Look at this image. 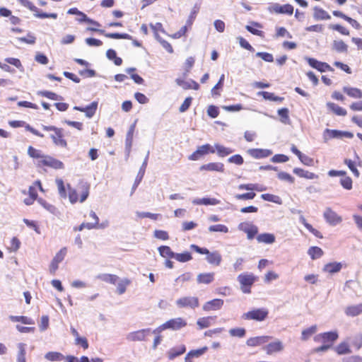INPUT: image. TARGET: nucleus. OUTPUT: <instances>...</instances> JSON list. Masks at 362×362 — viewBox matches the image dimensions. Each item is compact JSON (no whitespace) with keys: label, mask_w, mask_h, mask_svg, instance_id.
<instances>
[{"label":"nucleus","mask_w":362,"mask_h":362,"mask_svg":"<svg viewBox=\"0 0 362 362\" xmlns=\"http://www.w3.org/2000/svg\"><path fill=\"white\" fill-rule=\"evenodd\" d=\"M42 128L44 131H52L54 133L49 135V137L52 139L54 144L57 146H60L62 148L67 147V142L64 139V129L62 128H58L55 126H47L42 124Z\"/></svg>","instance_id":"f257e3e1"},{"label":"nucleus","mask_w":362,"mask_h":362,"mask_svg":"<svg viewBox=\"0 0 362 362\" xmlns=\"http://www.w3.org/2000/svg\"><path fill=\"white\" fill-rule=\"evenodd\" d=\"M190 248L199 254L206 255V259L211 264L218 266L221 262L222 257L218 251L211 252L207 248L194 244L191 245Z\"/></svg>","instance_id":"f03ea898"},{"label":"nucleus","mask_w":362,"mask_h":362,"mask_svg":"<svg viewBox=\"0 0 362 362\" xmlns=\"http://www.w3.org/2000/svg\"><path fill=\"white\" fill-rule=\"evenodd\" d=\"M237 279L240 284L243 293H250L251 287L257 281V277L252 273H243L238 276Z\"/></svg>","instance_id":"7ed1b4c3"},{"label":"nucleus","mask_w":362,"mask_h":362,"mask_svg":"<svg viewBox=\"0 0 362 362\" xmlns=\"http://www.w3.org/2000/svg\"><path fill=\"white\" fill-rule=\"evenodd\" d=\"M269 315V311L264 308H256L243 313L242 318L247 320L264 321Z\"/></svg>","instance_id":"20e7f679"},{"label":"nucleus","mask_w":362,"mask_h":362,"mask_svg":"<svg viewBox=\"0 0 362 362\" xmlns=\"http://www.w3.org/2000/svg\"><path fill=\"white\" fill-rule=\"evenodd\" d=\"M339 338V333L337 330L326 332L318 334L314 337L315 342H322L323 344H331L332 347L334 341Z\"/></svg>","instance_id":"39448f33"},{"label":"nucleus","mask_w":362,"mask_h":362,"mask_svg":"<svg viewBox=\"0 0 362 362\" xmlns=\"http://www.w3.org/2000/svg\"><path fill=\"white\" fill-rule=\"evenodd\" d=\"M175 303L179 308H188L195 309L199 305V298L194 296H185L180 298L176 300Z\"/></svg>","instance_id":"423d86ee"},{"label":"nucleus","mask_w":362,"mask_h":362,"mask_svg":"<svg viewBox=\"0 0 362 362\" xmlns=\"http://www.w3.org/2000/svg\"><path fill=\"white\" fill-rule=\"evenodd\" d=\"M209 153H214V148L209 144H204L199 146L197 149L188 157V159L190 160H198Z\"/></svg>","instance_id":"0eeeda50"},{"label":"nucleus","mask_w":362,"mask_h":362,"mask_svg":"<svg viewBox=\"0 0 362 362\" xmlns=\"http://www.w3.org/2000/svg\"><path fill=\"white\" fill-rule=\"evenodd\" d=\"M268 11L270 13H275L277 14L292 15L293 13V6L289 4L280 5L278 3H273L268 7Z\"/></svg>","instance_id":"6e6552de"},{"label":"nucleus","mask_w":362,"mask_h":362,"mask_svg":"<svg viewBox=\"0 0 362 362\" xmlns=\"http://www.w3.org/2000/svg\"><path fill=\"white\" fill-rule=\"evenodd\" d=\"M37 165L39 167L47 166L55 170L64 168V165L62 161L47 155H45L44 159L38 161Z\"/></svg>","instance_id":"1a4fd4ad"},{"label":"nucleus","mask_w":362,"mask_h":362,"mask_svg":"<svg viewBox=\"0 0 362 362\" xmlns=\"http://www.w3.org/2000/svg\"><path fill=\"white\" fill-rule=\"evenodd\" d=\"M308 64L313 69H317L321 73L326 72L327 71H333L334 69L327 63L322 62L317 60L315 58L305 57Z\"/></svg>","instance_id":"9d476101"},{"label":"nucleus","mask_w":362,"mask_h":362,"mask_svg":"<svg viewBox=\"0 0 362 362\" xmlns=\"http://www.w3.org/2000/svg\"><path fill=\"white\" fill-rule=\"evenodd\" d=\"M238 229L247 233L249 240L253 239L258 233V228L255 225L246 222L240 223Z\"/></svg>","instance_id":"9b49d317"},{"label":"nucleus","mask_w":362,"mask_h":362,"mask_svg":"<svg viewBox=\"0 0 362 362\" xmlns=\"http://www.w3.org/2000/svg\"><path fill=\"white\" fill-rule=\"evenodd\" d=\"M323 216L326 221L331 226H337L342 221V218L331 208H327Z\"/></svg>","instance_id":"f8f14e48"},{"label":"nucleus","mask_w":362,"mask_h":362,"mask_svg":"<svg viewBox=\"0 0 362 362\" xmlns=\"http://www.w3.org/2000/svg\"><path fill=\"white\" fill-rule=\"evenodd\" d=\"M151 333L150 328L142 329L128 334L127 339L131 341H144L146 337Z\"/></svg>","instance_id":"ddd939ff"},{"label":"nucleus","mask_w":362,"mask_h":362,"mask_svg":"<svg viewBox=\"0 0 362 362\" xmlns=\"http://www.w3.org/2000/svg\"><path fill=\"white\" fill-rule=\"evenodd\" d=\"M88 30L93 32H98L100 34L104 35L105 37L111 39H125V40H132V36L127 33H105L104 30L97 29L95 28H88Z\"/></svg>","instance_id":"4468645a"},{"label":"nucleus","mask_w":362,"mask_h":362,"mask_svg":"<svg viewBox=\"0 0 362 362\" xmlns=\"http://www.w3.org/2000/svg\"><path fill=\"white\" fill-rule=\"evenodd\" d=\"M149 153H150L149 151H148L147 154H146V157L144 158V160L141 166L140 167L139 173H138V174L136 175V177L135 179L134 183V185L132 186L131 194H132L134 193V190L136 189L138 185L140 184V182H141V180H142V179H143V177L144 176L146 168L147 163H148Z\"/></svg>","instance_id":"2eb2a0df"},{"label":"nucleus","mask_w":362,"mask_h":362,"mask_svg":"<svg viewBox=\"0 0 362 362\" xmlns=\"http://www.w3.org/2000/svg\"><path fill=\"white\" fill-rule=\"evenodd\" d=\"M187 325V322L182 317L173 318L165 322L166 329L179 330Z\"/></svg>","instance_id":"dca6fc26"},{"label":"nucleus","mask_w":362,"mask_h":362,"mask_svg":"<svg viewBox=\"0 0 362 362\" xmlns=\"http://www.w3.org/2000/svg\"><path fill=\"white\" fill-rule=\"evenodd\" d=\"M98 105V103L97 101H93L86 107L74 106V110L85 112L87 117L91 118L95 114Z\"/></svg>","instance_id":"f3484780"},{"label":"nucleus","mask_w":362,"mask_h":362,"mask_svg":"<svg viewBox=\"0 0 362 362\" xmlns=\"http://www.w3.org/2000/svg\"><path fill=\"white\" fill-rule=\"evenodd\" d=\"M247 153L254 158L261 159L267 158L272 154V151L263 148H250Z\"/></svg>","instance_id":"a211bd4d"},{"label":"nucleus","mask_w":362,"mask_h":362,"mask_svg":"<svg viewBox=\"0 0 362 362\" xmlns=\"http://www.w3.org/2000/svg\"><path fill=\"white\" fill-rule=\"evenodd\" d=\"M135 127H136V121L134 122V124H132L130 126V127L127 133V135H126L125 152H126L127 158L129 157L130 152H131L132 142H133V134H134V132L135 130Z\"/></svg>","instance_id":"6ab92c4d"},{"label":"nucleus","mask_w":362,"mask_h":362,"mask_svg":"<svg viewBox=\"0 0 362 362\" xmlns=\"http://www.w3.org/2000/svg\"><path fill=\"white\" fill-rule=\"evenodd\" d=\"M272 337L270 336H259L249 338L246 344L248 346H258L267 344Z\"/></svg>","instance_id":"aec40b11"},{"label":"nucleus","mask_w":362,"mask_h":362,"mask_svg":"<svg viewBox=\"0 0 362 362\" xmlns=\"http://www.w3.org/2000/svg\"><path fill=\"white\" fill-rule=\"evenodd\" d=\"M200 171L207 170V171H216L223 173L224 172V165L222 163H209L207 164H204L199 168Z\"/></svg>","instance_id":"412c9836"},{"label":"nucleus","mask_w":362,"mask_h":362,"mask_svg":"<svg viewBox=\"0 0 362 362\" xmlns=\"http://www.w3.org/2000/svg\"><path fill=\"white\" fill-rule=\"evenodd\" d=\"M223 305V300L218 298H215L206 302L203 305L204 311L217 310L221 308Z\"/></svg>","instance_id":"4be33fe9"},{"label":"nucleus","mask_w":362,"mask_h":362,"mask_svg":"<svg viewBox=\"0 0 362 362\" xmlns=\"http://www.w3.org/2000/svg\"><path fill=\"white\" fill-rule=\"evenodd\" d=\"M263 349L267 352V354L270 355L274 352H279L284 349L283 344L281 341L277 340L274 342H271L263 347Z\"/></svg>","instance_id":"5701e85b"},{"label":"nucleus","mask_w":362,"mask_h":362,"mask_svg":"<svg viewBox=\"0 0 362 362\" xmlns=\"http://www.w3.org/2000/svg\"><path fill=\"white\" fill-rule=\"evenodd\" d=\"M175 82L179 86H181L185 90H198L199 88V83L192 79L187 81L181 78H177Z\"/></svg>","instance_id":"b1692460"},{"label":"nucleus","mask_w":362,"mask_h":362,"mask_svg":"<svg viewBox=\"0 0 362 362\" xmlns=\"http://www.w3.org/2000/svg\"><path fill=\"white\" fill-rule=\"evenodd\" d=\"M208 350L207 346L189 351L185 357V362H192L194 358H199Z\"/></svg>","instance_id":"393cba45"},{"label":"nucleus","mask_w":362,"mask_h":362,"mask_svg":"<svg viewBox=\"0 0 362 362\" xmlns=\"http://www.w3.org/2000/svg\"><path fill=\"white\" fill-rule=\"evenodd\" d=\"M293 173L300 177H303L308 180H313L318 178L317 175L300 168H293Z\"/></svg>","instance_id":"a878e982"},{"label":"nucleus","mask_w":362,"mask_h":362,"mask_svg":"<svg viewBox=\"0 0 362 362\" xmlns=\"http://www.w3.org/2000/svg\"><path fill=\"white\" fill-rule=\"evenodd\" d=\"M342 90L351 98L356 99L362 98V90L357 88L344 86Z\"/></svg>","instance_id":"bb28decb"},{"label":"nucleus","mask_w":362,"mask_h":362,"mask_svg":"<svg viewBox=\"0 0 362 362\" xmlns=\"http://www.w3.org/2000/svg\"><path fill=\"white\" fill-rule=\"evenodd\" d=\"M192 203L195 205H217L220 203L218 199L215 198H209V197H203L202 199H194L192 200Z\"/></svg>","instance_id":"cd10ccee"},{"label":"nucleus","mask_w":362,"mask_h":362,"mask_svg":"<svg viewBox=\"0 0 362 362\" xmlns=\"http://www.w3.org/2000/svg\"><path fill=\"white\" fill-rule=\"evenodd\" d=\"M185 351L186 346L183 344L179 346L171 348L168 352V358L170 360H173L175 358L183 354Z\"/></svg>","instance_id":"c85d7f7f"},{"label":"nucleus","mask_w":362,"mask_h":362,"mask_svg":"<svg viewBox=\"0 0 362 362\" xmlns=\"http://www.w3.org/2000/svg\"><path fill=\"white\" fill-rule=\"evenodd\" d=\"M323 139L327 142L331 139H341V131L337 129H325L323 132Z\"/></svg>","instance_id":"c756f323"},{"label":"nucleus","mask_w":362,"mask_h":362,"mask_svg":"<svg viewBox=\"0 0 362 362\" xmlns=\"http://www.w3.org/2000/svg\"><path fill=\"white\" fill-rule=\"evenodd\" d=\"M251 24H252V25H247L245 26V29L248 32L252 33V35H257V36H259V37H263L264 36V32L257 29V28H262V24L258 23V22H255V21L251 22Z\"/></svg>","instance_id":"7c9ffc66"},{"label":"nucleus","mask_w":362,"mask_h":362,"mask_svg":"<svg viewBox=\"0 0 362 362\" xmlns=\"http://www.w3.org/2000/svg\"><path fill=\"white\" fill-rule=\"evenodd\" d=\"M313 10V18L316 21L329 20L331 18V16L326 11L318 6H315Z\"/></svg>","instance_id":"2f4dec72"},{"label":"nucleus","mask_w":362,"mask_h":362,"mask_svg":"<svg viewBox=\"0 0 362 362\" xmlns=\"http://www.w3.org/2000/svg\"><path fill=\"white\" fill-rule=\"evenodd\" d=\"M342 268L341 262H330L324 266L323 271L331 274L339 272Z\"/></svg>","instance_id":"473e14b6"},{"label":"nucleus","mask_w":362,"mask_h":362,"mask_svg":"<svg viewBox=\"0 0 362 362\" xmlns=\"http://www.w3.org/2000/svg\"><path fill=\"white\" fill-rule=\"evenodd\" d=\"M214 280V273H202L198 274L197 281L198 284H209Z\"/></svg>","instance_id":"72a5a7b5"},{"label":"nucleus","mask_w":362,"mask_h":362,"mask_svg":"<svg viewBox=\"0 0 362 362\" xmlns=\"http://www.w3.org/2000/svg\"><path fill=\"white\" fill-rule=\"evenodd\" d=\"M347 316L355 317L362 313V303L348 306L345 310Z\"/></svg>","instance_id":"f704fd0d"},{"label":"nucleus","mask_w":362,"mask_h":362,"mask_svg":"<svg viewBox=\"0 0 362 362\" xmlns=\"http://www.w3.org/2000/svg\"><path fill=\"white\" fill-rule=\"evenodd\" d=\"M257 240L258 241V243L272 244L275 242V236L272 233H261L257 236Z\"/></svg>","instance_id":"c9c22d12"},{"label":"nucleus","mask_w":362,"mask_h":362,"mask_svg":"<svg viewBox=\"0 0 362 362\" xmlns=\"http://www.w3.org/2000/svg\"><path fill=\"white\" fill-rule=\"evenodd\" d=\"M280 122L284 124H291L289 110L287 107H282L277 111Z\"/></svg>","instance_id":"e433bc0d"},{"label":"nucleus","mask_w":362,"mask_h":362,"mask_svg":"<svg viewBox=\"0 0 362 362\" xmlns=\"http://www.w3.org/2000/svg\"><path fill=\"white\" fill-rule=\"evenodd\" d=\"M327 106L329 110L332 111L337 115L345 116L347 114V112L344 108L337 105L334 103L329 102L327 103Z\"/></svg>","instance_id":"4c0bfd02"},{"label":"nucleus","mask_w":362,"mask_h":362,"mask_svg":"<svg viewBox=\"0 0 362 362\" xmlns=\"http://www.w3.org/2000/svg\"><path fill=\"white\" fill-rule=\"evenodd\" d=\"M317 330V327L316 325H312L311 327L305 329L301 332V340L302 341H307L310 338L312 335L316 333Z\"/></svg>","instance_id":"58836bf2"},{"label":"nucleus","mask_w":362,"mask_h":362,"mask_svg":"<svg viewBox=\"0 0 362 362\" xmlns=\"http://www.w3.org/2000/svg\"><path fill=\"white\" fill-rule=\"evenodd\" d=\"M339 355H344L351 353V350L347 342L343 341L334 348Z\"/></svg>","instance_id":"ea45409f"},{"label":"nucleus","mask_w":362,"mask_h":362,"mask_svg":"<svg viewBox=\"0 0 362 362\" xmlns=\"http://www.w3.org/2000/svg\"><path fill=\"white\" fill-rule=\"evenodd\" d=\"M308 254L312 259H316L320 258L323 255L324 252L320 247L312 246L308 249Z\"/></svg>","instance_id":"a19ab883"},{"label":"nucleus","mask_w":362,"mask_h":362,"mask_svg":"<svg viewBox=\"0 0 362 362\" xmlns=\"http://www.w3.org/2000/svg\"><path fill=\"white\" fill-rule=\"evenodd\" d=\"M214 147L217 151V154L220 157H225V156L232 153L234 151L233 149H232L230 148L225 147L218 144H216L214 145Z\"/></svg>","instance_id":"79ce46f5"},{"label":"nucleus","mask_w":362,"mask_h":362,"mask_svg":"<svg viewBox=\"0 0 362 362\" xmlns=\"http://www.w3.org/2000/svg\"><path fill=\"white\" fill-rule=\"evenodd\" d=\"M37 95L46 97L48 99L53 100H62L63 99L61 95H59L57 93L49 90H39L37 91Z\"/></svg>","instance_id":"37998d69"},{"label":"nucleus","mask_w":362,"mask_h":362,"mask_svg":"<svg viewBox=\"0 0 362 362\" xmlns=\"http://www.w3.org/2000/svg\"><path fill=\"white\" fill-rule=\"evenodd\" d=\"M159 254L163 257L173 258L175 252L172 251L171 248L167 245H162L158 248Z\"/></svg>","instance_id":"c03bdc74"},{"label":"nucleus","mask_w":362,"mask_h":362,"mask_svg":"<svg viewBox=\"0 0 362 362\" xmlns=\"http://www.w3.org/2000/svg\"><path fill=\"white\" fill-rule=\"evenodd\" d=\"M332 49L337 52H346L348 50V45L342 40H334Z\"/></svg>","instance_id":"a18cd8bd"},{"label":"nucleus","mask_w":362,"mask_h":362,"mask_svg":"<svg viewBox=\"0 0 362 362\" xmlns=\"http://www.w3.org/2000/svg\"><path fill=\"white\" fill-rule=\"evenodd\" d=\"M173 259H175L180 262H187L192 259V254L189 252H184L182 253L175 252Z\"/></svg>","instance_id":"49530a36"},{"label":"nucleus","mask_w":362,"mask_h":362,"mask_svg":"<svg viewBox=\"0 0 362 362\" xmlns=\"http://www.w3.org/2000/svg\"><path fill=\"white\" fill-rule=\"evenodd\" d=\"M9 319L12 322H21L23 324L25 325H34L35 322L33 319L26 317V316H14V315H10Z\"/></svg>","instance_id":"de8ad7c7"},{"label":"nucleus","mask_w":362,"mask_h":362,"mask_svg":"<svg viewBox=\"0 0 362 362\" xmlns=\"http://www.w3.org/2000/svg\"><path fill=\"white\" fill-rule=\"evenodd\" d=\"M38 203L49 213L56 215L58 212L57 209L52 204L47 203L42 198L37 199Z\"/></svg>","instance_id":"09e8293b"},{"label":"nucleus","mask_w":362,"mask_h":362,"mask_svg":"<svg viewBox=\"0 0 362 362\" xmlns=\"http://www.w3.org/2000/svg\"><path fill=\"white\" fill-rule=\"evenodd\" d=\"M261 198L267 202H273L277 204H282V199L280 197L272 194H262Z\"/></svg>","instance_id":"8fccbe9b"},{"label":"nucleus","mask_w":362,"mask_h":362,"mask_svg":"<svg viewBox=\"0 0 362 362\" xmlns=\"http://www.w3.org/2000/svg\"><path fill=\"white\" fill-rule=\"evenodd\" d=\"M98 278L105 282L115 284L118 280V276L115 274H103L98 276Z\"/></svg>","instance_id":"3c124183"},{"label":"nucleus","mask_w":362,"mask_h":362,"mask_svg":"<svg viewBox=\"0 0 362 362\" xmlns=\"http://www.w3.org/2000/svg\"><path fill=\"white\" fill-rule=\"evenodd\" d=\"M45 358L50 361H59L64 359V356L59 352L49 351L45 354Z\"/></svg>","instance_id":"603ef678"},{"label":"nucleus","mask_w":362,"mask_h":362,"mask_svg":"<svg viewBox=\"0 0 362 362\" xmlns=\"http://www.w3.org/2000/svg\"><path fill=\"white\" fill-rule=\"evenodd\" d=\"M28 154L31 158H41V160L44 159V157L45 156V155L42 153L40 150L36 149L31 146H30L28 148Z\"/></svg>","instance_id":"864d4df0"},{"label":"nucleus","mask_w":362,"mask_h":362,"mask_svg":"<svg viewBox=\"0 0 362 362\" xmlns=\"http://www.w3.org/2000/svg\"><path fill=\"white\" fill-rule=\"evenodd\" d=\"M351 344L357 350L362 346V334L358 333L349 338Z\"/></svg>","instance_id":"5fc2aeb1"},{"label":"nucleus","mask_w":362,"mask_h":362,"mask_svg":"<svg viewBox=\"0 0 362 362\" xmlns=\"http://www.w3.org/2000/svg\"><path fill=\"white\" fill-rule=\"evenodd\" d=\"M229 334L231 337L243 338L246 334V329L243 327L232 328L229 330Z\"/></svg>","instance_id":"6e6d98bb"},{"label":"nucleus","mask_w":362,"mask_h":362,"mask_svg":"<svg viewBox=\"0 0 362 362\" xmlns=\"http://www.w3.org/2000/svg\"><path fill=\"white\" fill-rule=\"evenodd\" d=\"M18 354L17 356V362H26L25 361V344L19 343L18 344Z\"/></svg>","instance_id":"4d7b16f0"},{"label":"nucleus","mask_w":362,"mask_h":362,"mask_svg":"<svg viewBox=\"0 0 362 362\" xmlns=\"http://www.w3.org/2000/svg\"><path fill=\"white\" fill-rule=\"evenodd\" d=\"M225 75L222 74L218 81V83L211 89V95L213 96L220 95V93L217 91L218 89H222L224 83Z\"/></svg>","instance_id":"13d9d810"},{"label":"nucleus","mask_w":362,"mask_h":362,"mask_svg":"<svg viewBox=\"0 0 362 362\" xmlns=\"http://www.w3.org/2000/svg\"><path fill=\"white\" fill-rule=\"evenodd\" d=\"M256 196V194L253 192H246L243 194H236L234 195V198L237 200H250L253 199Z\"/></svg>","instance_id":"bf43d9fd"},{"label":"nucleus","mask_w":362,"mask_h":362,"mask_svg":"<svg viewBox=\"0 0 362 362\" xmlns=\"http://www.w3.org/2000/svg\"><path fill=\"white\" fill-rule=\"evenodd\" d=\"M211 317H204L198 319L197 324L200 329L207 328L211 325Z\"/></svg>","instance_id":"052dcab7"},{"label":"nucleus","mask_w":362,"mask_h":362,"mask_svg":"<svg viewBox=\"0 0 362 362\" xmlns=\"http://www.w3.org/2000/svg\"><path fill=\"white\" fill-rule=\"evenodd\" d=\"M344 163L348 166L349 170L353 173V174L356 177H359L360 173L358 170L356 168L355 163L353 160H351V159L346 158L344 160Z\"/></svg>","instance_id":"680f3d73"},{"label":"nucleus","mask_w":362,"mask_h":362,"mask_svg":"<svg viewBox=\"0 0 362 362\" xmlns=\"http://www.w3.org/2000/svg\"><path fill=\"white\" fill-rule=\"evenodd\" d=\"M209 230L210 232H221L226 233L228 232V228L226 226L223 224L212 225L209 226Z\"/></svg>","instance_id":"e2e57ef3"},{"label":"nucleus","mask_w":362,"mask_h":362,"mask_svg":"<svg viewBox=\"0 0 362 362\" xmlns=\"http://www.w3.org/2000/svg\"><path fill=\"white\" fill-rule=\"evenodd\" d=\"M329 28L333 30L338 31L341 35H349V31L339 24H330L329 25Z\"/></svg>","instance_id":"0e129e2a"},{"label":"nucleus","mask_w":362,"mask_h":362,"mask_svg":"<svg viewBox=\"0 0 362 362\" xmlns=\"http://www.w3.org/2000/svg\"><path fill=\"white\" fill-rule=\"evenodd\" d=\"M352 180L350 177H344L340 179L341 185L347 190H350L352 189Z\"/></svg>","instance_id":"69168bd1"},{"label":"nucleus","mask_w":362,"mask_h":362,"mask_svg":"<svg viewBox=\"0 0 362 362\" xmlns=\"http://www.w3.org/2000/svg\"><path fill=\"white\" fill-rule=\"evenodd\" d=\"M67 249L66 247H62L54 256L53 260L56 262L60 263L62 262L66 255Z\"/></svg>","instance_id":"338daca9"},{"label":"nucleus","mask_w":362,"mask_h":362,"mask_svg":"<svg viewBox=\"0 0 362 362\" xmlns=\"http://www.w3.org/2000/svg\"><path fill=\"white\" fill-rule=\"evenodd\" d=\"M277 177L279 180L286 181L291 184H293L295 181L293 177L286 172H280L277 174Z\"/></svg>","instance_id":"774afa93"}]
</instances>
